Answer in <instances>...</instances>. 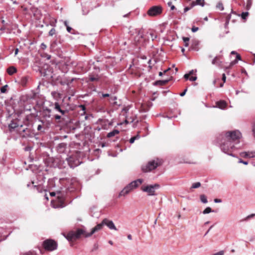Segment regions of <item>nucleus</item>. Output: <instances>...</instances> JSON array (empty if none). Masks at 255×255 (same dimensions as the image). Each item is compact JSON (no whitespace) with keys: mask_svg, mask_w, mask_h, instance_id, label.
<instances>
[{"mask_svg":"<svg viewBox=\"0 0 255 255\" xmlns=\"http://www.w3.org/2000/svg\"><path fill=\"white\" fill-rule=\"evenodd\" d=\"M241 137L242 133L239 130L228 131L220 134L217 137V141L223 152L234 157L232 152L237 148L236 144L240 142Z\"/></svg>","mask_w":255,"mask_h":255,"instance_id":"nucleus-1","label":"nucleus"},{"mask_svg":"<svg viewBox=\"0 0 255 255\" xmlns=\"http://www.w3.org/2000/svg\"><path fill=\"white\" fill-rule=\"evenodd\" d=\"M103 227L102 222L97 225L94 227L90 233H86L85 231L82 229H78L76 231H70L66 235H64L65 237L69 241H75L79 239L81 235H84L85 237H89L96 232L102 230Z\"/></svg>","mask_w":255,"mask_h":255,"instance_id":"nucleus-2","label":"nucleus"},{"mask_svg":"<svg viewBox=\"0 0 255 255\" xmlns=\"http://www.w3.org/2000/svg\"><path fill=\"white\" fill-rule=\"evenodd\" d=\"M143 182V180L141 179H138L133 181L131 182L128 185H127L119 193V197L122 196H126L128 194L130 191L134 188L137 187L140 184Z\"/></svg>","mask_w":255,"mask_h":255,"instance_id":"nucleus-3","label":"nucleus"},{"mask_svg":"<svg viewBox=\"0 0 255 255\" xmlns=\"http://www.w3.org/2000/svg\"><path fill=\"white\" fill-rule=\"evenodd\" d=\"M162 163V160L158 158L149 161L146 165L142 166V170L144 172H150L160 166Z\"/></svg>","mask_w":255,"mask_h":255,"instance_id":"nucleus-4","label":"nucleus"},{"mask_svg":"<svg viewBox=\"0 0 255 255\" xmlns=\"http://www.w3.org/2000/svg\"><path fill=\"white\" fill-rule=\"evenodd\" d=\"M43 246L44 249L49 251L55 250L57 248V244L52 240H46L43 242Z\"/></svg>","mask_w":255,"mask_h":255,"instance_id":"nucleus-5","label":"nucleus"},{"mask_svg":"<svg viewBox=\"0 0 255 255\" xmlns=\"http://www.w3.org/2000/svg\"><path fill=\"white\" fill-rule=\"evenodd\" d=\"M159 185L157 184L153 185H148L146 186H142L141 190L142 191L147 192L149 196H153L155 195V190L159 188Z\"/></svg>","mask_w":255,"mask_h":255,"instance_id":"nucleus-6","label":"nucleus"},{"mask_svg":"<svg viewBox=\"0 0 255 255\" xmlns=\"http://www.w3.org/2000/svg\"><path fill=\"white\" fill-rule=\"evenodd\" d=\"M66 160L69 166L72 168L78 166L81 163L79 160L75 156L73 155L67 158Z\"/></svg>","mask_w":255,"mask_h":255,"instance_id":"nucleus-7","label":"nucleus"},{"mask_svg":"<svg viewBox=\"0 0 255 255\" xmlns=\"http://www.w3.org/2000/svg\"><path fill=\"white\" fill-rule=\"evenodd\" d=\"M162 12V7L160 6H153L147 11L149 15L154 16L160 14Z\"/></svg>","mask_w":255,"mask_h":255,"instance_id":"nucleus-8","label":"nucleus"},{"mask_svg":"<svg viewBox=\"0 0 255 255\" xmlns=\"http://www.w3.org/2000/svg\"><path fill=\"white\" fill-rule=\"evenodd\" d=\"M54 110L60 113L63 116H68L69 112L66 110L64 107L60 105L58 102H55L54 104Z\"/></svg>","mask_w":255,"mask_h":255,"instance_id":"nucleus-9","label":"nucleus"},{"mask_svg":"<svg viewBox=\"0 0 255 255\" xmlns=\"http://www.w3.org/2000/svg\"><path fill=\"white\" fill-rule=\"evenodd\" d=\"M102 224H103V226H107L111 230L117 231V229L116 227L114 222L111 220H110L106 218L104 219L102 221Z\"/></svg>","mask_w":255,"mask_h":255,"instance_id":"nucleus-10","label":"nucleus"},{"mask_svg":"<svg viewBox=\"0 0 255 255\" xmlns=\"http://www.w3.org/2000/svg\"><path fill=\"white\" fill-rule=\"evenodd\" d=\"M50 194L51 196H55L56 194H57V197L58 198L63 199L65 196V191L62 190H58L56 192H52L50 193Z\"/></svg>","mask_w":255,"mask_h":255,"instance_id":"nucleus-11","label":"nucleus"},{"mask_svg":"<svg viewBox=\"0 0 255 255\" xmlns=\"http://www.w3.org/2000/svg\"><path fill=\"white\" fill-rule=\"evenodd\" d=\"M51 110L47 107H44L42 112V116L45 118H50L51 116Z\"/></svg>","mask_w":255,"mask_h":255,"instance_id":"nucleus-12","label":"nucleus"},{"mask_svg":"<svg viewBox=\"0 0 255 255\" xmlns=\"http://www.w3.org/2000/svg\"><path fill=\"white\" fill-rule=\"evenodd\" d=\"M240 155L244 158H253L255 157V151H246L240 153Z\"/></svg>","mask_w":255,"mask_h":255,"instance_id":"nucleus-13","label":"nucleus"},{"mask_svg":"<svg viewBox=\"0 0 255 255\" xmlns=\"http://www.w3.org/2000/svg\"><path fill=\"white\" fill-rule=\"evenodd\" d=\"M66 146L67 144L65 143H59L57 147L58 151L60 153L64 152L66 148Z\"/></svg>","mask_w":255,"mask_h":255,"instance_id":"nucleus-14","label":"nucleus"},{"mask_svg":"<svg viewBox=\"0 0 255 255\" xmlns=\"http://www.w3.org/2000/svg\"><path fill=\"white\" fill-rule=\"evenodd\" d=\"M199 45V42L198 40H194L192 42L191 45V49L195 51H198L199 50L198 46Z\"/></svg>","mask_w":255,"mask_h":255,"instance_id":"nucleus-15","label":"nucleus"},{"mask_svg":"<svg viewBox=\"0 0 255 255\" xmlns=\"http://www.w3.org/2000/svg\"><path fill=\"white\" fill-rule=\"evenodd\" d=\"M196 5H200L203 6L204 5V0H196L195 1H192L191 3V7Z\"/></svg>","mask_w":255,"mask_h":255,"instance_id":"nucleus-16","label":"nucleus"},{"mask_svg":"<svg viewBox=\"0 0 255 255\" xmlns=\"http://www.w3.org/2000/svg\"><path fill=\"white\" fill-rule=\"evenodd\" d=\"M120 131L118 129H114L113 131L109 132L107 134V137L110 138L114 136H115L116 134L119 133Z\"/></svg>","mask_w":255,"mask_h":255,"instance_id":"nucleus-17","label":"nucleus"},{"mask_svg":"<svg viewBox=\"0 0 255 255\" xmlns=\"http://www.w3.org/2000/svg\"><path fill=\"white\" fill-rule=\"evenodd\" d=\"M16 69L13 66L9 67L7 69V72L10 75L13 74L14 73H16Z\"/></svg>","mask_w":255,"mask_h":255,"instance_id":"nucleus-18","label":"nucleus"},{"mask_svg":"<svg viewBox=\"0 0 255 255\" xmlns=\"http://www.w3.org/2000/svg\"><path fill=\"white\" fill-rule=\"evenodd\" d=\"M169 81L168 80H158L156 81L154 83V85H164L166 84Z\"/></svg>","mask_w":255,"mask_h":255,"instance_id":"nucleus-19","label":"nucleus"},{"mask_svg":"<svg viewBox=\"0 0 255 255\" xmlns=\"http://www.w3.org/2000/svg\"><path fill=\"white\" fill-rule=\"evenodd\" d=\"M147 38H151L152 40H154L156 37L157 35L154 32H147Z\"/></svg>","mask_w":255,"mask_h":255,"instance_id":"nucleus-20","label":"nucleus"},{"mask_svg":"<svg viewBox=\"0 0 255 255\" xmlns=\"http://www.w3.org/2000/svg\"><path fill=\"white\" fill-rule=\"evenodd\" d=\"M23 132L25 133V134L22 135L23 137L30 136L31 134L30 129L28 128H25L22 130Z\"/></svg>","mask_w":255,"mask_h":255,"instance_id":"nucleus-21","label":"nucleus"},{"mask_svg":"<svg viewBox=\"0 0 255 255\" xmlns=\"http://www.w3.org/2000/svg\"><path fill=\"white\" fill-rule=\"evenodd\" d=\"M217 105L220 109H223L226 106V103L224 101H220L217 102Z\"/></svg>","mask_w":255,"mask_h":255,"instance_id":"nucleus-22","label":"nucleus"},{"mask_svg":"<svg viewBox=\"0 0 255 255\" xmlns=\"http://www.w3.org/2000/svg\"><path fill=\"white\" fill-rule=\"evenodd\" d=\"M54 118L56 120H62L63 121L66 120L68 118V116H63L61 114L60 115H55L54 116Z\"/></svg>","mask_w":255,"mask_h":255,"instance_id":"nucleus-23","label":"nucleus"},{"mask_svg":"<svg viewBox=\"0 0 255 255\" xmlns=\"http://www.w3.org/2000/svg\"><path fill=\"white\" fill-rule=\"evenodd\" d=\"M18 127V125L16 123H15L14 121H11L10 124L8 125L9 128L10 130L11 129H14Z\"/></svg>","mask_w":255,"mask_h":255,"instance_id":"nucleus-24","label":"nucleus"},{"mask_svg":"<svg viewBox=\"0 0 255 255\" xmlns=\"http://www.w3.org/2000/svg\"><path fill=\"white\" fill-rule=\"evenodd\" d=\"M200 199L201 201L203 203L206 204V203H207L208 202V200H207V197L204 194H202V195H201L200 196Z\"/></svg>","mask_w":255,"mask_h":255,"instance_id":"nucleus-25","label":"nucleus"},{"mask_svg":"<svg viewBox=\"0 0 255 255\" xmlns=\"http://www.w3.org/2000/svg\"><path fill=\"white\" fill-rule=\"evenodd\" d=\"M183 40L184 42V46L185 47H187L189 46L188 41H189L190 38L189 37H183Z\"/></svg>","mask_w":255,"mask_h":255,"instance_id":"nucleus-26","label":"nucleus"},{"mask_svg":"<svg viewBox=\"0 0 255 255\" xmlns=\"http://www.w3.org/2000/svg\"><path fill=\"white\" fill-rule=\"evenodd\" d=\"M27 80H28V78L27 77H22V78L21 79V84L23 86L25 85L26 84Z\"/></svg>","mask_w":255,"mask_h":255,"instance_id":"nucleus-27","label":"nucleus"},{"mask_svg":"<svg viewBox=\"0 0 255 255\" xmlns=\"http://www.w3.org/2000/svg\"><path fill=\"white\" fill-rule=\"evenodd\" d=\"M212 212H214V211L212 210V209L208 207H207L203 211V213L204 214H209Z\"/></svg>","mask_w":255,"mask_h":255,"instance_id":"nucleus-28","label":"nucleus"},{"mask_svg":"<svg viewBox=\"0 0 255 255\" xmlns=\"http://www.w3.org/2000/svg\"><path fill=\"white\" fill-rule=\"evenodd\" d=\"M216 7L217 9H219L220 10H223L224 9V6L223 3L221 2H219L217 5Z\"/></svg>","mask_w":255,"mask_h":255,"instance_id":"nucleus-29","label":"nucleus"},{"mask_svg":"<svg viewBox=\"0 0 255 255\" xmlns=\"http://www.w3.org/2000/svg\"><path fill=\"white\" fill-rule=\"evenodd\" d=\"M201 186V183L199 182L194 183L192 184L191 188L194 189V188H197Z\"/></svg>","mask_w":255,"mask_h":255,"instance_id":"nucleus-30","label":"nucleus"},{"mask_svg":"<svg viewBox=\"0 0 255 255\" xmlns=\"http://www.w3.org/2000/svg\"><path fill=\"white\" fill-rule=\"evenodd\" d=\"M237 60H241V56L238 54H237L236 59L234 61H233L231 63V65H232L234 64L237 63Z\"/></svg>","mask_w":255,"mask_h":255,"instance_id":"nucleus-31","label":"nucleus"},{"mask_svg":"<svg viewBox=\"0 0 255 255\" xmlns=\"http://www.w3.org/2000/svg\"><path fill=\"white\" fill-rule=\"evenodd\" d=\"M89 79L90 81L93 82V81H97L99 80V78L98 77H94L92 75L89 76Z\"/></svg>","mask_w":255,"mask_h":255,"instance_id":"nucleus-32","label":"nucleus"},{"mask_svg":"<svg viewBox=\"0 0 255 255\" xmlns=\"http://www.w3.org/2000/svg\"><path fill=\"white\" fill-rule=\"evenodd\" d=\"M56 33V30L54 28H52L49 32V36H53Z\"/></svg>","mask_w":255,"mask_h":255,"instance_id":"nucleus-33","label":"nucleus"},{"mask_svg":"<svg viewBox=\"0 0 255 255\" xmlns=\"http://www.w3.org/2000/svg\"><path fill=\"white\" fill-rule=\"evenodd\" d=\"M252 4V0H247V8L248 9H250Z\"/></svg>","mask_w":255,"mask_h":255,"instance_id":"nucleus-34","label":"nucleus"},{"mask_svg":"<svg viewBox=\"0 0 255 255\" xmlns=\"http://www.w3.org/2000/svg\"><path fill=\"white\" fill-rule=\"evenodd\" d=\"M7 87V85H6L4 86L1 87V88H0V92H1V93H5L6 91Z\"/></svg>","mask_w":255,"mask_h":255,"instance_id":"nucleus-35","label":"nucleus"},{"mask_svg":"<svg viewBox=\"0 0 255 255\" xmlns=\"http://www.w3.org/2000/svg\"><path fill=\"white\" fill-rule=\"evenodd\" d=\"M249 12H242L241 16L243 19H245L246 17L248 16Z\"/></svg>","mask_w":255,"mask_h":255,"instance_id":"nucleus-36","label":"nucleus"},{"mask_svg":"<svg viewBox=\"0 0 255 255\" xmlns=\"http://www.w3.org/2000/svg\"><path fill=\"white\" fill-rule=\"evenodd\" d=\"M140 38H143V34H142V33H141L140 31H139L138 35L136 36L135 38V39H137V40L138 41Z\"/></svg>","mask_w":255,"mask_h":255,"instance_id":"nucleus-37","label":"nucleus"},{"mask_svg":"<svg viewBox=\"0 0 255 255\" xmlns=\"http://www.w3.org/2000/svg\"><path fill=\"white\" fill-rule=\"evenodd\" d=\"M212 64L213 65L217 64V57H215L212 61Z\"/></svg>","mask_w":255,"mask_h":255,"instance_id":"nucleus-38","label":"nucleus"},{"mask_svg":"<svg viewBox=\"0 0 255 255\" xmlns=\"http://www.w3.org/2000/svg\"><path fill=\"white\" fill-rule=\"evenodd\" d=\"M66 29H67V31L69 33H73V32H72L73 29L71 27H70L69 26H67V27L66 28Z\"/></svg>","mask_w":255,"mask_h":255,"instance_id":"nucleus-39","label":"nucleus"},{"mask_svg":"<svg viewBox=\"0 0 255 255\" xmlns=\"http://www.w3.org/2000/svg\"><path fill=\"white\" fill-rule=\"evenodd\" d=\"M168 5L169 6H171V10H174L175 8V6H174L172 4V2H171V1H169V2H168Z\"/></svg>","mask_w":255,"mask_h":255,"instance_id":"nucleus-40","label":"nucleus"},{"mask_svg":"<svg viewBox=\"0 0 255 255\" xmlns=\"http://www.w3.org/2000/svg\"><path fill=\"white\" fill-rule=\"evenodd\" d=\"M224 255V252L223 251H221L217 253L214 254L213 255Z\"/></svg>","mask_w":255,"mask_h":255,"instance_id":"nucleus-41","label":"nucleus"},{"mask_svg":"<svg viewBox=\"0 0 255 255\" xmlns=\"http://www.w3.org/2000/svg\"><path fill=\"white\" fill-rule=\"evenodd\" d=\"M199 28L197 27L193 26L192 27L191 30L193 32H195L198 30Z\"/></svg>","mask_w":255,"mask_h":255,"instance_id":"nucleus-42","label":"nucleus"},{"mask_svg":"<svg viewBox=\"0 0 255 255\" xmlns=\"http://www.w3.org/2000/svg\"><path fill=\"white\" fill-rule=\"evenodd\" d=\"M231 15H230V14L228 15L227 16V18H226V24H228L229 23V21H230V19H231Z\"/></svg>","mask_w":255,"mask_h":255,"instance_id":"nucleus-43","label":"nucleus"},{"mask_svg":"<svg viewBox=\"0 0 255 255\" xmlns=\"http://www.w3.org/2000/svg\"><path fill=\"white\" fill-rule=\"evenodd\" d=\"M135 140H136V137H133H133H131V138H130V139H129V142H130V143H133L134 142Z\"/></svg>","mask_w":255,"mask_h":255,"instance_id":"nucleus-44","label":"nucleus"},{"mask_svg":"<svg viewBox=\"0 0 255 255\" xmlns=\"http://www.w3.org/2000/svg\"><path fill=\"white\" fill-rule=\"evenodd\" d=\"M197 78L196 76H192L189 78V80L191 81H195L197 80Z\"/></svg>","mask_w":255,"mask_h":255,"instance_id":"nucleus-45","label":"nucleus"},{"mask_svg":"<svg viewBox=\"0 0 255 255\" xmlns=\"http://www.w3.org/2000/svg\"><path fill=\"white\" fill-rule=\"evenodd\" d=\"M239 162L243 163L245 165H247L248 164V162L247 161H244L241 159H240Z\"/></svg>","mask_w":255,"mask_h":255,"instance_id":"nucleus-46","label":"nucleus"},{"mask_svg":"<svg viewBox=\"0 0 255 255\" xmlns=\"http://www.w3.org/2000/svg\"><path fill=\"white\" fill-rule=\"evenodd\" d=\"M40 47L42 49L44 50L46 48L47 46L44 43H42L40 45Z\"/></svg>","mask_w":255,"mask_h":255,"instance_id":"nucleus-47","label":"nucleus"},{"mask_svg":"<svg viewBox=\"0 0 255 255\" xmlns=\"http://www.w3.org/2000/svg\"><path fill=\"white\" fill-rule=\"evenodd\" d=\"M187 91V88H186L182 93L180 94V96L181 97L184 96L185 95Z\"/></svg>","mask_w":255,"mask_h":255,"instance_id":"nucleus-48","label":"nucleus"},{"mask_svg":"<svg viewBox=\"0 0 255 255\" xmlns=\"http://www.w3.org/2000/svg\"><path fill=\"white\" fill-rule=\"evenodd\" d=\"M31 147L28 146L24 148V150L26 151H30L31 150Z\"/></svg>","mask_w":255,"mask_h":255,"instance_id":"nucleus-49","label":"nucleus"},{"mask_svg":"<svg viewBox=\"0 0 255 255\" xmlns=\"http://www.w3.org/2000/svg\"><path fill=\"white\" fill-rule=\"evenodd\" d=\"M189 74H185L184 75V78L186 79V80H189Z\"/></svg>","mask_w":255,"mask_h":255,"instance_id":"nucleus-50","label":"nucleus"},{"mask_svg":"<svg viewBox=\"0 0 255 255\" xmlns=\"http://www.w3.org/2000/svg\"><path fill=\"white\" fill-rule=\"evenodd\" d=\"M226 77L225 74L224 73L222 75V80L223 81L224 83H225L226 82Z\"/></svg>","mask_w":255,"mask_h":255,"instance_id":"nucleus-51","label":"nucleus"},{"mask_svg":"<svg viewBox=\"0 0 255 255\" xmlns=\"http://www.w3.org/2000/svg\"><path fill=\"white\" fill-rule=\"evenodd\" d=\"M80 107L81 108V109L82 110V111H83L84 112V113L85 112V111H86V107L84 105H80Z\"/></svg>","mask_w":255,"mask_h":255,"instance_id":"nucleus-52","label":"nucleus"},{"mask_svg":"<svg viewBox=\"0 0 255 255\" xmlns=\"http://www.w3.org/2000/svg\"><path fill=\"white\" fill-rule=\"evenodd\" d=\"M214 201V202L216 203L222 202V200L220 199H215Z\"/></svg>","mask_w":255,"mask_h":255,"instance_id":"nucleus-53","label":"nucleus"},{"mask_svg":"<svg viewBox=\"0 0 255 255\" xmlns=\"http://www.w3.org/2000/svg\"><path fill=\"white\" fill-rule=\"evenodd\" d=\"M191 8H192L191 6L190 7H185L184 9V12H186L187 11H188Z\"/></svg>","mask_w":255,"mask_h":255,"instance_id":"nucleus-54","label":"nucleus"},{"mask_svg":"<svg viewBox=\"0 0 255 255\" xmlns=\"http://www.w3.org/2000/svg\"><path fill=\"white\" fill-rule=\"evenodd\" d=\"M42 128V126L41 125H39L38 126H37V130L38 131H41V129Z\"/></svg>","mask_w":255,"mask_h":255,"instance_id":"nucleus-55","label":"nucleus"},{"mask_svg":"<svg viewBox=\"0 0 255 255\" xmlns=\"http://www.w3.org/2000/svg\"><path fill=\"white\" fill-rule=\"evenodd\" d=\"M110 96V95L109 94H103L102 97L103 98L108 97Z\"/></svg>","mask_w":255,"mask_h":255,"instance_id":"nucleus-56","label":"nucleus"},{"mask_svg":"<svg viewBox=\"0 0 255 255\" xmlns=\"http://www.w3.org/2000/svg\"><path fill=\"white\" fill-rule=\"evenodd\" d=\"M57 22V20L55 19V22H52V23H51V25L54 26V27H55L56 26V23Z\"/></svg>","mask_w":255,"mask_h":255,"instance_id":"nucleus-57","label":"nucleus"},{"mask_svg":"<svg viewBox=\"0 0 255 255\" xmlns=\"http://www.w3.org/2000/svg\"><path fill=\"white\" fill-rule=\"evenodd\" d=\"M219 80H220V79H215L213 81V85H215V84H216V83L217 81H219Z\"/></svg>","mask_w":255,"mask_h":255,"instance_id":"nucleus-58","label":"nucleus"},{"mask_svg":"<svg viewBox=\"0 0 255 255\" xmlns=\"http://www.w3.org/2000/svg\"><path fill=\"white\" fill-rule=\"evenodd\" d=\"M213 226H211L210 228L208 229V230H207V231L206 232V233H205V235L204 236H206L207 235V234L209 232L210 230L212 229V228L213 227Z\"/></svg>","mask_w":255,"mask_h":255,"instance_id":"nucleus-59","label":"nucleus"},{"mask_svg":"<svg viewBox=\"0 0 255 255\" xmlns=\"http://www.w3.org/2000/svg\"><path fill=\"white\" fill-rule=\"evenodd\" d=\"M18 52V49L16 48L14 51V55L15 56L17 54Z\"/></svg>","mask_w":255,"mask_h":255,"instance_id":"nucleus-60","label":"nucleus"},{"mask_svg":"<svg viewBox=\"0 0 255 255\" xmlns=\"http://www.w3.org/2000/svg\"><path fill=\"white\" fill-rule=\"evenodd\" d=\"M64 24L66 27V28L67 27V26H69L68 25V22L67 21H64Z\"/></svg>","mask_w":255,"mask_h":255,"instance_id":"nucleus-61","label":"nucleus"},{"mask_svg":"<svg viewBox=\"0 0 255 255\" xmlns=\"http://www.w3.org/2000/svg\"><path fill=\"white\" fill-rule=\"evenodd\" d=\"M128 239L131 240L132 239V236L131 235H128Z\"/></svg>","mask_w":255,"mask_h":255,"instance_id":"nucleus-62","label":"nucleus"},{"mask_svg":"<svg viewBox=\"0 0 255 255\" xmlns=\"http://www.w3.org/2000/svg\"><path fill=\"white\" fill-rule=\"evenodd\" d=\"M194 71L193 70H191L189 73H188V74H189V75H192L193 73H194Z\"/></svg>","mask_w":255,"mask_h":255,"instance_id":"nucleus-63","label":"nucleus"},{"mask_svg":"<svg viewBox=\"0 0 255 255\" xmlns=\"http://www.w3.org/2000/svg\"><path fill=\"white\" fill-rule=\"evenodd\" d=\"M110 100H117V97H111L110 98Z\"/></svg>","mask_w":255,"mask_h":255,"instance_id":"nucleus-64","label":"nucleus"}]
</instances>
